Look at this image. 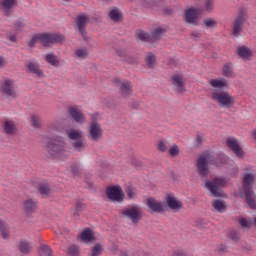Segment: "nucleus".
I'll list each match as a JSON object with an SVG mask.
<instances>
[{
  "label": "nucleus",
  "instance_id": "obj_1",
  "mask_svg": "<svg viewBox=\"0 0 256 256\" xmlns=\"http://www.w3.org/2000/svg\"><path fill=\"white\" fill-rule=\"evenodd\" d=\"M45 155L48 159H67L69 150L61 137H52L46 142Z\"/></svg>",
  "mask_w": 256,
  "mask_h": 256
},
{
  "label": "nucleus",
  "instance_id": "obj_2",
  "mask_svg": "<svg viewBox=\"0 0 256 256\" xmlns=\"http://www.w3.org/2000/svg\"><path fill=\"white\" fill-rule=\"evenodd\" d=\"M253 183H255V175L247 173L243 178V191L245 202L250 209H256L255 191L253 190Z\"/></svg>",
  "mask_w": 256,
  "mask_h": 256
},
{
  "label": "nucleus",
  "instance_id": "obj_3",
  "mask_svg": "<svg viewBox=\"0 0 256 256\" xmlns=\"http://www.w3.org/2000/svg\"><path fill=\"white\" fill-rule=\"evenodd\" d=\"M212 100L223 109H231L235 105V98L227 91H217L212 93Z\"/></svg>",
  "mask_w": 256,
  "mask_h": 256
},
{
  "label": "nucleus",
  "instance_id": "obj_4",
  "mask_svg": "<svg viewBox=\"0 0 256 256\" xmlns=\"http://www.w3.org/2000/svg\"><path fill=\"white\" fill-rule=\"evenodd\" d=\"M225 183V179L215 178L213 181L206 180L205 187L210 191L212 197H225V192L221 189Z\"/></svg>",
  "mask_w": 256,
  "mask_h": 256
},
{
  "label": "nucleus",
  "instance_id": "obj_5",
  "mask_svg": "<svg viewBox=\"0 0 256 256\" xmlns=\"http://www.w3.org/2000/svg\"><path fill=\"white\" fill-rule=\"evenodd\" d=\"M43 47H51V45H63L65 36L60 33H42L40 34Z\"/></svg>",
  "mask_w": 256,
  "mask_h": 256
},
{
  "label": "nucleus",
  "instance_id": "obj_6",
  "mask_svg": "<svg viewBox=\"0 0 256 256\" xmlns=\"http://www.w3.org/2000/svg\"><path fill=\"white\" fill-rule=\"evenodd\" d=\"M123 217H127L130 219L132 223H139L141 219H143V210L141 206L134 204L130 208H126L122 211Z\"/></svg>",
  "mask_w": 256,
  "mask_h": 256
},
{
  "label": "nucleus",
  "instance_id": "obj_7",
  "mask_svg": "<svg viewBox=\"0 0 256 256\" xmlns=\"http://www.w3.org/2000/svg\"><path fill=\"white\" fill-rule=\"evenodd\" d=\"M197 173L205 179V177H209V154H202L199 156L197 163Z\"/></svg>",
  "mask_w": 256,
  "mask_h": 256
},
{
  "label": "nucleus",
  "instance_id": "obj_8",
  "mask_svg": "<svg viewBox=\"0 0 256 256\" xmlns=\"http://www.w3.org/2000/svg\"><path fill=\"white\" fill-rule=\"evenodd\" d=\"M106 195L110 201L114 203H122L125 199V194L123 193V188L121 186H109L106 190Z\"/></svg>",
  "mask_w": 256,
  "mask_h": 256
},
{
  "label": "nucleus",
  "instance_id": "obj_9",
  "mask_svg": "<svg viewBox=\"0 0 256 256\" xmlns=\"http://www.w3.org/2000/svg\"><path fill=\"white\" fill-rule=\"evenodd\" d=\"M2 93L6 96L8 101H13V99H17V88L15 87V82L11 79H6L2 84Z\"/></svg>",
  "mask_w": 256,
  "mask_h": 256
},
{
  "label": "nucleus",
  "instance_id": "obj_10",
  "mask_svg": "<svg viewBox=\"0 0 256 256\" xmlns=\"http://www.w3.org/2000/svg\"><path fill=\"white\" fill-rule=\"evenodd\" d=\"M68 137L73 141L72 146L75 151H83V149H85L83 145V132L81 130L71 129L68 132Z\"/></svg>",
  "mask_w": 256,
  "mask_h": 256
},
{
  "label": "nucleus",
  "instance_id": "obj_11",
  "mask_svg": "<svg viewBox=\"0 0 256 256\" xmlns=\"http://www.w3.org/2000/svg\"><path fill=\"white\" fill-rule=\"evenodd\" d=\"M103 138V129L101 128V124L97 122L95 116H92V123L90 124V130L88 134L89 141H99V139Z\"/></svg>",
  "mask_w": 256,
  "mask_h": 256
},
{
  "label": "nucleus",
  "instance_id": "obj_12",
  "mask_svg": "<svg viewBox=\"0 0 256 256\" xmlns=\"http://www.w3.org/2000/svg\"><path fill=\"white\" fill-rule=\"evenodd\" d=\"M243 25H245V12L240 10L236 19L232 23V35H234V37H239V33L243 31Z\"/></svg>",
  "mask_w": 256,
  "mask_h": 256
},
{
  "label": "nucleus",
  "instance_id": "obj_13",
  "mask_svg": "<svg viewBox=\"0 0 256 256\" xmlns=\"http://www.w3.org/2000/svg\"><path fill=\"white\" fill-rule=\"evenodd\" d=\"M78 31L85 41H89L87 38V23H89V17L85 14L78 15L76 18Z\"/></svg>",
  "mask_w": 256,
  "mask_h": 256
},
{
  "label": "nucleus",
  "instance_id": "obj_14",
  "mask_svg": "<svg viewBox=\"0 0 256 256\" xmlns=\"http://www.w3.org/2000/svg\"><path fill=\"white\" fill-rule=\"evenodd\" d=\"M17 7V0H3L1 2V11L4 17H13Z\"/></svg>",
  "mask_w": 256,
  "mask_h": 256
},
{
  "label": "nucleus",
  "instance_id": "obj_15",
  "mask_svg": "<svg viewBox=\"0 0 256 256\" xmlns=\"http://www.w3.org/2000/svg\"><path fill=\"white\" fill-rule=\"evenodd\" d=\"M226 145L235 153L236 157L238 159H243L245 156V152H243V148H241V145H239V142L237 141V138H228L226 140Z\"/></svg>",
  "mask_w": 256,
  "mask_h": 256
},
{
  "label": "nucleus",
  "instance_id": "obj_16",
  "mask_svg": "<svg viewBox=\"0 0 256 256\" xmlns=\"http://www.w3.org/2000/svg\"><path fill=\"white\" fill-rule=\"evenodd\" d=\"M185 21L189 25H199V12L195 8H189L185 12Z\"/></svg>",
  "mask_w": 256,
  "mask_h": 256
},
{
  "label": "nucleus",
  "instance_id": "obj_17",
  "mask_svg": "<svg viewBox=\"0 0 256 256\" xmlns=\"http://www.w3.org/2000/svg\"><path fill=\"white\" fill-rule=\"evenodd\" d=\"M114 82L116 83V85H120V93L122 97H131V93L133 90L131 88L130 81L121 82V79L116 78Z\"/></svg>",
  "mask_w": 256,
  "mask_h": 256
},
{
  "label": "nucleus",
  "instance_id": "obj_18",
  "mask_svg": "<svg viewBox=\"0 0 256 256\" xmlns=\"http://www.w3.org/2000/svg\"><path fill=\"white\" fill-rule=\"evenodd\" d=\"M146 205L152 213H163V211H165L163 208V203L158 202L155 198H148L146 200Z\"/></svg>",
  "mask_w": 256,
  "mask_h": 256
},
{
  "label": "nucleus",
  "instance_id": "obj_19",
  "mask_svg": "<svg viewBox=\"0 0 256 256\" xmlns=\"http://www.w3.org/2000/svg\"><path fill=\"white\" fill-rule=\"evenodd\" d=\"M68 113L75 123H80L81 125L85 123V115L83 111L79 110L77 107H70Z\"/></svg>",
  "mask_w": 256,
  "mask_h": 256
},
{
  "label": "nucleus",
  "instance_id": "obj_20",
  "mask_svg": "<svg viewBox=\"0 0 256 256\" xmlns=\"http://www.w3.org/2000/svg\"><path fill=\"white\" fill-rule=\"evenodd\" d=\"M27 68V73H31L32 75H36V77H39L40 79L42 77H45V74L43 73V70H41V67L39 66V63L37 62H28V64L25 65Z\"/></svg>",
  "mask_w": 256,
  "mask_h": 256
},
{
  "label": "nucleus",
  "instance_id": "obj_21",
  "mask_svg": "<svg viewBox=\"0 0 256 256\" xmlns=\"http://www.w3.org/2000/svg\"><path fill=\"white\" fill-rule=\"evenodd\" d=\"M166 203L172 211H179V209L183 208V202L178 201L177 198L173 196H166Z\"/></svg>",
  "mask_w": 256,
  "mask_h": 256
},
{
  "label": "nucleus",
  "instance_id": "obj_22",
  "mask_svg": "<svg viewBox=\"0 0 256 256\" xmlns=\"http://www.w3.org/2000/svg\"><path fill=\"white\" fill-rule=\"evenodd\" d=\"M23 210L26 215L31 216L32 213L37 211V202L33 201V199L25 200L23 203Z\"/></svg>",
  "mask_w": 256,
  "mask_h": 256
},
{
  "label": "nucleus",
  "instance_id": "obj_23",
  "mask_svg": "<svg viewBox=\"0 0 256 256\" xmlns=\"http://www.w3.org/2000/svg\"><path fill=\"white\" fill-rule=\"evenodd\" d=\"M3 129L6 135H9L10 137H13V135L17 133V126H15V122L13 120L6 119L4 121Z\"/></svg>",
  "mask_w": 256,
  "mask_h": 256
},
{
  "label": "nucleus",
  "instance_id": "obj_24",
  "mask_svg": "<svg viewBox=\"0 0 256 256\" xmlns=\"http://www.w3.org/2000/svg\"><path fill=\"white\" fill-rule=\"evenodd\" d=\"M18 249L23 255H29L33 246H31V242H28L27 239H21L18 244Z\"/></svg>",
  "mask_w": 256,
  "mask_h": 256
},
{
  "label": "nucleus",
  "instance_id": "obj_25",
  "mask_svg": "<svg viewBox=\"0 0 256 256\" xmlns=\"http://www.w3.org/2000/svg\"><path fill=\"white\" fill-rule=\"evenodd\" d=\"M82 243H91V241H95V234H93V230L90 228H86L80 236Z\"/></svg>",
  "mask_w": 256,
  "mask_h": 256
},
{
  "label": "nucleus",
  "instance_id": "obj_26",
  "mask_svg": "<svg viewBox=\"0 0 256 256\" xmlns=\"http://www.w3.org/2000/svg\"><path fill=\"white\" fill-rule=\"evenodd\" d=\"M237 55L240 57V59H249V57L253 56V52L247 46H239L237 48Z\"/></svg>",
  "mask_w": 256,
  "mask_h": 256
},
{
  "label": "nucleus",
  "instance_id": "obj_27",
  "mask_svg": "<svg viewBox=\"0 0 256 256\" xmlns=\"http://www.w3.org/2000/svg\"><path fill=\"white\" fill-rule=\"evenodd\" d=\"M172 81H173V85L176 87V91H178V93H183V91H185L183 78H181V76H179V75L172 76Z\"/></svg>",
  "mask_w": 256,
  "mask_h": 256
},
{
  "label": "nucleus",
  "instance_id": "obj_28",
  "mask_svg": "<svg viewBox=\"0 0 256 256\" xmlns=\"http://www.w3.org/2000/svg\"><path fill=\"white\" fill-rule=\"evenodd\" d=\"M211 87H214L215 89H223L224 87H228L227 79L222 78V79H212L210 81Z\"/></svg>",
  "mask_w": 256,
  "mask_h": 256
},
{
  "label": "nucleus",
  "instance_id": "obj_29",
  "mask_svg": "<svg viewBox=\"0 0 256 256\" xmlns=\"http://www.w3.org/2000/svg\"><path fill=\"white\" fill-rule=\"evenodd\" d=\"M1 237L5 241H9L11 239V230H9V225L5 222H1Z\"/></svg>",
  "mask_w": 256,
  "mask_h": 256
},
{
  "label": "nucleus",
  "instance_id": "obj_30",
  "mask_svg": "<svg viewBox=\"0 0 256 256\" xmlns=\"http://www.w3.org/2000/svg\"><path fill=\"white\" fill-rule=\"evenodd\" d=\"M38 191L42 197H49V195H51V186H49V184H40L38 186Z\"/></svg>",
  "mask_w": 256,
  "mask_h": 256
},
{
  "label": "nucleus",
  "instance_id": "obj_31",
  "mask_svg": "<svg viewBox=\"0 0 256 256\" xmlns=\"http://www.w3.org/2000/svg\"><path fill=\"white\" fill-rule=\"evenodd\" d=\"M213 207L219 213H225V211H227V206L225 205V202L219 199L214 200Z\"/></svg>",
  "mask_w": 256,
  "mask_h": 256
},
{
  "label": "nucleus",
  "instance_id": "obj_32",
  "mask_svg": "<svg viewBox=\"0 0 256 256\" xmlns=\"http://www.w3.org/2000/svg\"><path fill=\"white\" fill-rule=\"evenodd\" d=\"M137 38L140 39L143 43H149L150 41H153V38L150 36L149 33L140 30L137 34Z\"/></svg>",
  "mask_w": 256,
  "mask_h": 256
},
{
  "label": "nucleus",
  "instance_id": "obj_33",
  "mask_svg": "<svg viewBox=\"0 0 256 256\" xmlns=\"http://www.w3.org/2000/svg\"><path fill=\"white\" fill-rule=\"evenodd\" d=\"M45 61L53 67H59V59H57V57L53 53L47 54L45 57Z\"/></svg>",
  "mask_w": 256,
  "mask_h": 256
},
{
  "label": "nucleus",
  "instance_id": "obj_34",
  "mask_svg": "<svg viewBox=\"0 0 256 256\" xmlns=\"http://www.w3.org/2000/svg\"><path fill=\"white\" fill-rule=\"evenodd\" d=\"M39 255L40 256H53V250H51V247L46 244H42L39 248Z\"/></svg>",
  "mask_w": 256,
  "mask_h": 256
},
{
  "label": "nucleus",
  "instance_id": "obj_35",
  "mask_svg": "<svg viewBox=\"0 0 256 256\" xmlns=\"http://www.w3.org/2000/svg\"><path fill=\"white\" fill-rule=\"evenodd\" d=\"M109 17L112 21H120L123 19V14L117 8H115L110 11Z\"/></svg>",
  "mask_w": 256,
  "mask_h": 256
},
{
  "label": "nucleus",
  "instance_id": "obj_36",
  "mask_svg": "<svg viewBox=\"0 0 256 256\" xmlns=\"http://www.w3.org/2000/svg\"><path fill=\"white\" fill-rule=\"evenodd\" d=\"M223 74L225 77H233V63H227L223 66Z\"/></svg>",
  "mask_w": 256,
  "mask_h": 256
},
{
  "label": "nucleus",
  "instance_id": "obj_37",
  "mask_svg": "<svg viewBox=\"0 0 256 256\" xmlns=\"http://www.w3.org/2000/svg\"><path fill=\"white\" fill-rule=\"evenodd\" d=\"M125 193L128 199H135L137 197V194L135 193V188L133 187V185H128L125 188Z\"/></svg>",
  "mask_w": 256,
  "mask_h": 256
},
{
  "label": "nucleus",
  "instance_id": "obj_38",
  "mask_svg": "<svg viewBox=\"0 0 256 256\" xmlns=\"http://www.w3.org/2000/svg\"><path fill=\"white\" fill-rule=\"evenodd\" d=\"M203 23L207 27V29H215L217 27V20L213 18H206L203 20Z\"/></svg>",
  "mask_w": 256,
  "mask_h": 256
},
{
  "label": "nucleus",
  "instance_id": "obj_39",
  "mask_svg": "<svg viewBox=\"0 0 256 256\" xmlns=\"http://www.w3.org/2000/svg\"><path fill=\"white\" fill-rule=\"evenodd\" d=\"M69 256H79V246L73 244L67 250Z\"/></svg>",
  "mask_w": 256,
  "mask_h": 256
},
{
  "label": "nucleus",
  "instance_id": "obj_40",
  "mask_svg": "<svg viewBox=\"0 0 256 256\" xmlns=\"http://www.w3.org/2000/svg\"><path fill=\"white\" fill-rule=\"evenodd\" d=\"M156 61H157V58L155 57V55L149 52L146 60L148 67L153 68V65H155Z\"/></svg>",
  "mask_w": 256,
  "mask_h": 256
},
{
  "label": "nucleus",
  "instance_id": "obj_41",
  "mask_svg": "<svg viewBox=\"0 0 256 256\" xmlns=\"http://www.w3.org/2000/svg\"><path fill=\"white\" fill-rule=\"evenodd\" d=\"M37 41H40L41 43V34L34 35L28 42V46H30L31 48L35 47V45H37Z\"/></svg>",
  "mask_w": 256,
  "mask_h": 256
},
{
  "label": "nucleus",
  "instance_id": "obj_42",
  "mask_svg": "<svg viewBox=\"0 0 256 256\" xmlns=\"http://www.w3.org/2000/svg\"><path fill=\"white\" fill-rule=\"evenodd\" d=\"M76 55L80 59H87V55H89V52L87 51V48H82V49L76 50Z\"/></svg>",
  "mask_w": 256,
  "mask_h": 256
},
{
  "label": "nucleus",
  "instance_id": "obj_43",
  "mask_svg": "<svg viewBox=\"0 0 256 256\" xmlns=\"http://www.w3.org/2000/svg\"><path fill=\"white\" fill-rule=\"evenodd\" d=\"M164 31H165V29H163V28H156L152 32L153 39H160V37L163 35Z\"/></svg>",
  "mask_w": 256,
  "mask_h": 256
},
{
  "label": "nucleus",
  "instance_id": "obj_44",
  "mask_svg": "<svg viewBox=\"0 0 256 256\" xmlns=\"http://www.w3.org/2000/svg\"><path fill=\"white\" fill-rule=\"evenodd\" d=\"M169 153L171 157H177V155H179V146L174 144L173 147L170 148Z\"/></svg>",
  "mask_w": 256,
  "mask_h": 256
},
{
  "label": "nucleus",
  "instance_id": "obj_45",
  "mask_svg": "<svg viewBox=\"0 0 256 256\" xmlns=\"http://www.w3.org/2000/svg\"><path fill=\"white\" fill-rule=\"evenodd\" d=\"M228 237L231 241H239V234H237V231L235 230L230 231L228 233Z\"/></svg>",
  "mask_w": 256,
  "mask_h": 256
},
{
  "label": "nucleus",
  "instance_id": "obj_46",
  "mask_svg": "<svg viewBox=\"0 0 256 256\" xmlns=\"http://www.w3.org/2000/svg\"><path fill=\"white\" fill-rule=\"evenodd\" d=\"M130 109H143L142 102L132 101L130 102Z\"/></svg>",
  "mask_w": 256,
  "mask_h": 256
},
{
  "label": "nucleus",
  "instance_id": "obj_47",
  "mask_svg": "<svg viewBox=\"0 0 256 256\" xmlns=\"http://www.w3.org/2000/svg\"><path fill=\"white\" fill-rule=\"evenodd\" d=\"M123 61H126L127 63H131L132 65L137 63V58L135 56H131L129 54L126 55V58L123 59Z\"/></svg>",
  "mask_w": 256,
  "mask_h": 256
},
{
  "label": "nucleus",
  "instance_id": "obj_48",
  "mask_svg": "<svg viewBox=\"0 0 256 256\" xmlns=\"http://www.w3.org/2000/svg\"><path fill=\"white\" fill-rule=\"evenodd\" d=\"M14 27L15 29H17V31H22L23 27H25V23H23V21L21 20H16L14 23Z\"/></svg>",
  "mask_w": 256,
  "mask_h": 256
},
{
  "label": "nucleus",
  "instance_id": "obj_49",
  "mask_svg": "<svg viewBox=\"0 0 256 256\" xmlns=\"http://www.w3.org/2000/svg\"><path fill=\"white\" fill-rule=\"evenodd\" d=\"M116 53L118 57H122L123 59L127 57V52L125 51V49L118 48L116 49Z\"/></svg>",
  "mask_w": 256,
  "mask_h": 256
},
{
  "label": "nucleus",
  "instance_id": "obj_50",
  "mask_svg": "<svg viewBox=\"0 0 256 256\" xmlns=\"http://www.w3.org/2000/svg\"><path fill=\"white\" fill-rule=\"evenodd\" d=\"M240 225H241V227H245L246 229L251 227V224H249V221H247V219H245V218L240 219Z\"/></svg>",
  "mask_w": 256,
  "mask_h": 256
},
{
  "label": "nucleus",
  "instance_id": "obj_51",
  "mask_svg": "<svg viewBox=\"0 0 256 256\" xmlns=\"http://www.w3.org/2000/svg\"><path fill=\"white\" fill-rule=\"evenodd\" d=\"M71 173H73L74 175H79L80 170H79V166H77V164H73L71 166Z\"/></svg>",
  "mask_w": 256,
  "mask_h": 256
},
{
  "label": "nucleus",
  "instance_id": "obj_52",
  "mask_svg": "<svg viewBox=\"0 0 256 256\" xmlns=\"http://www.w3.org/2000/svg\"><path fill=\"white\" fill-rule=\"evenodd\" d=\"M33 127H39V118L35 115L31 117Z\"/></svg>",
  "mask_w": 256,
  "mask_h": 256
},
{
  "label": "nucleus",
  "instance_id": "obj_53",
  "mask_svg": "<svg viewBox=\"0 0 256 256\" xmlns=\"http://www.w3.org/2000/svg\"><path fill=\"white\" fill-rule=\"evenodd\" d=\"M158 149L161 151V153H165V151H167V145H165L163 142H159Z\"/></svg>",
  "mask_w": 256,
  "mask_h": 256
},
{
  "label": "nucleus",
  "instance_id": "obj_54",
  "mask_svg": "<svg viewBox=\"0 0 256 256\" xmlns=\"http://www.w3.org/2000/svg\"><path fill=\"white\" fill-rule=\"evenodd\" d=\"M83 207H85L84 203L77 202L75 210L81 213V211H83Z\"/></svg>",
  "mask_w": 256,
  "mask_h": 256
},
{
  "label": "nucleus",
  "instance_id": "obj_55",
  "mask_svg": "<svg viewBox=\"0 0 256 256\" xmlns=\"http://www.w3.org/2000/svg\"><path fill=\"white\" fill-rule=\"evenodd\" d=\"M205 7H206L207 11H210L211 7H213V1L208 0L205 4Z\"/></svg>",
  "mask_w": 256,
  "mask_h": 256
},
{
  "label": "nucleus",
  "instance_id": "obj_56",
  "mask_svg": "<svg viewBox=\"0 0 256 256\" xmlns=\"http://www.w3.org/2000/svg\"><path fill=\"white\" fill-rule=\"evenodd\" d=\"M9 41L12 43H17V36L15 34H12L8 37Z\"/></svg>",
  "mask_w": 256,
  "mask_h": 256
},
{
  "label": "nucleus",
  "instance_id": "obj_57",
  "mask_svg": "<svg viewBox=\"0 0 256 256\" xmlns=\"http://www.w3.org/2000/svg\"><path fill=\"white\" fill-rule=\"evenodd\" d=\"M173 256H185V252L183 250L175 251Z\"/></svg>",
  "mask_w": 256,
  "mask_h": 256
},
{
  "label": "nucleus",
  "instance_id": "obj_58",
  "mask_svg": "<svg viewBox=\"0 0 256 256\" xmlns=\"http://www.w3.org/2000/svg\"><path fill=\"white\" fill-rule=\"evenodd\" d=\"M164 13L166 15H173V8H164Z\"/></svg>",
  "mask_w": 256,
  "mask_h": 256
},
{
  "label": "nucleus",
  "instance_id": "obj_59",
  "mask_svg": "<svg viewBox=\"0 0 256 256\" xmlns=\"http://www.w3.org/2000/svg\"><path fill=\"white\" fill-rule=\"evenodd\" d=\"M196 142L198 143V145H201V143H203V139H201V136L197 137Z\"/></svg>",
  "mask_w": 256,
  "mask_h": 256
},
{
  "label": "nucleus",
  "instance_id": "obj_60",
  "mask_svg": "<svg viewBox=\"0 0 256 256\" xmlns=\"http://www.w3.org/2000/svg\"><path fill=\"white\" fill-rule=\"evenodd\" d=\"M4 65H7V61L1 57V67H3Z\"/></svg>",
  "mask_w": 256,
  "mask_h": 256
},
{
  "label": "nucleus",
  "instance_id": "obj_61",
  "mask_svg": "<svg viewBox=\"0 0 256 256\" xmlns=\"http://www.w3.org/2000/svg\"><path fill=\"white\" fill-rule=\"evenodd\" d=\"M143 5H150L151 4V0H141Z\"/></svg>",
  "mask_w": 256,
  "mask_h": 256
},
{
  "label": "nucleus",
  "instance_id": "obj_62",
  "mask_svg": "<svg viewBox=\"0 0 256 256\" xmlns=\"http://www.w3.org/2000/svg\"><path fill=\"white\" fill-rule=\"evenodd\" d=\"M73 217H79V211H77L76 209L73 210Z\"/></svg>",
  "mask_w": 256,
  "mask_h": 256
},
{
  "label": "nucleus",
  "instance_id": "obj_63",
  "mask_svg": "<svg viewBox=\"0 0 256 256\" xmlns=\"http://www.w3.org/2000/svg\"><path fill=\"white\" fill-rule=\"evenodd\" d=\"M87 186H88V189H93V183L92 182H88Z\"/></svg>",
  "mask_w": 256,
  "mask_h": 256
},
{
  "label": "nucleus",
  "instance_id": "obj_64",
  "mask_svg": "<svg viewBox=\"0 0 256 256\" xmlns=\"http://www.w3.org/2000/svg\"><path fill=\"white\" fill-rule=\"evenodd\" d=\"M121 255L122 256H129V253L128 252H122Z\"/></svg>",
  "mask_w": 256,
  "mask_h": 256
}]
</instances>
